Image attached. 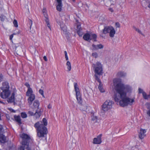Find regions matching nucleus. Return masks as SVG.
I'll use <instances>...</instances> for the list:
<instances>
[{"label": "nucleus", "instance_id": "nucleus-1", "mask_svg": "<svg viewBox=\"0 0 150 150\" xmlns=\"http://www.w3.org/2000/svg\"><path fill=\"white\" fill-rule=\"evenodd\" d=\"M47 120L43 118L42 121H38L34 125L37 133V136L39 138L44 137L48 133L47 127L45 126L47 125Z\"/></svg>", "mask_w": 150, "mask_h": 150}, {"label": "nucleus", "instance_id": "nucleus-2", "mask_svg": "<svg viewBox=\"0 0 150 150\" xmlns=\"http://www.w3.org/2000/svg\"><path fill=\"white\" fill-rule=\"evenodd\" d=\"M120 98L121 100L119 101L120 105L122 107L127 106L128 105H132L134 102V99H131L127 96V93L124 94V96L118 97L116 95H115V101L118 102Z\"/></svg>", "mask_w": 150, "mask_h": 150}, {"label": "nucleus", "instance_id": "nucleus-3", "mask_svg": "<svg viewBox=\"0 0 150 150\" xmlns=\"http://www.w3.org/2000/svg\"><path fill=\"white\" fill-rule=\"evenodd\" d=\"M115 90L119 96H124L127 93L124 91V84L122 83V80L119 78H115L113 80Z\"/></svg>", "mask_w": 150, "mask_h": 150}, {"label": "nucleus", "instance_id": "nucleus-4", "mask_svg": "<svg viewBox=\"0 0 150 150\" xmlns=\"http://www.w3.org/2000/svg\"><path fill=\"white\" fill-rule=\"evenodd\" d=\"M21 137L22 139V146L21 147L20 150H31L29 147V142L31 141L30 137L26 134H22Z\"/></svg>", "mask_w": 150, "mask_h": 150}, {"label": "nucleus", "instance_id": "nucleus-5", "mask_svg": "<svg viewBox=\"0 0 150 150\" xmlns=\"http://www.w3.org/2000/svg\"><path fill=\"white\" fill-rule=\"evenodd\" d=\"M1 89L2 91L1 93L0 96L3 98H7L10 94V92L9 90V86L8 83L7 82L3 83Z\"/></svg>", "mask_w": 150, "mask_h": 150}, {"label": "nucleus", "instance_id": "nucleus-6", "mask_svg": "<svg viewBox=\"0 0 150 150\" xmlns=\"http://www.w3.org/2000/svg\"><path fill=\"white\" fill-rule=\"evenodd\" d=\"M95 74L102 75L103 73L102 65L99 62H97L96 64L92 65Z\"/></svg>", "mask_w": 150, "mask_h": 150}, {"label": "nucleus", "instance_id": "nucleus-7", "mask_svg": "<svg viewBox=\"0 0 150 150\" xmlns=\"http://www.w3.org/2000/svg\"><path fill=\"white\" fill-rule=\"evenodd\" d=\"M113 102L110 100H106L102 105V109L100 110V113H103L112 108V105Z\"/></svg>", "mask_w": 150, "mask_h": 150}, {"label": "nucleus", "instance_id": "nucleus-8", "mask_svg": "<svg viewBox=\"0 0 150 150\" xmlns=\"http://www.w3.org/2000/svg\"><path fill=\"white\" fill-rule=\"evenodd\" d=\"M102 134L99 135L96 138H94L93 140V144H100L102 142L101 137Z\"/></svg>", "mask_w": 150, "mask_h": 150}, {"label": "nucleus", "instance_id": "nucleus-9", "mask_svg": "<svg viewBox=\"0 0 150 150\" xmlns=\"http://www.w3.org/2000/svg\"><path fill=\"white\" fill-rule=\"evenodd\" d=\"M74 85L75 90L76 93V97H78L81 96L79 91V88L78 87V85L77 83H74Z\"/></svg>", "mask_w": 150, "mask_h": 150}, {"label": "nucleus", "instance_id": "nucleus-10", "mask_svg": "<svg viewBox=\"0 0 150 150\" xmlns=\"http://www.w3.org/2000/svg\"><path fill=\"white\" fill-rule=\"evenodd\" d=\"M112 27V26H105L103 30V33L106 34L109 33L110 30H111Z\"/></svg>", "mask_w": 150, "mask_h": 150}, {"label": "nucleus", "instance_id": "nucleus-11", "mask_svg": "<svg viewBox=\"0 0 150 150\" xmlns=\"http://www.w3.org/2000/svg\"><path fill=\"white\" fill-rule=\"evenodd\" d=\"M79 108L80 110L82 112H87L88 111H87L88 107L86 104H80Z\"/></svg>", "mask_w": 150, "mask_h": 150}, {"label": "nucleus", "instance_id": "nucleus-12", "mask_svg": "<svg viewBox=\"0 0 150 150\" xmlns=\"http://www.w3.org/2000/svg\"><path fill=\"white\" fill-rule=\"evenodd\" d=\"M146 132V130L144 129H140V132L139 135V137L140 139H142L144 138L146 135L145 133Z\"/></svg>", "mask_w": 150, "mask_h": 150}, {"label": "nucleus", "instance_id": "nucleus-13", "mask_svg": "<svg viewBox=\"0 0 150 150\" xmlns=\"http://www.w3.org/2000/svg\"><path fill=\"white\" fill-rule=\"evenodd\" d=\"M35 96L34 94H32L30 95L29 98L28 99V102L30 105L32 104L33 101L34 100Z\"/></svg>", "mask_w": 150, "mask_h": 150}, {"label": "nucleus", "instance_id": "nucleus-14", "mask_svg": "<svg viewBox=\"0 0 150 150\" xmlns=\"http://www.w3.org/2000/svg\"><path fill=\"white\" fill-rule=\"evenodd\" d=\"M4 133L0 134V142L2 143H5L6 142V137L3 134Z\"/></svg>", "mask_w": 150, "mask_h": 150}, {"label": "nucleus", "instance_id": "nucleus-15", "mask_svg": "<svg viewBox=\"0 0 150 150\" xmlns=\"http://www.w3.org/2000/svg\"><path fill=\"white\" fill-rule=\"evenodd\" d=\"M41 114V109L36 110L34 116L36 119H37L40 117Z\"/></svg>", "mask_w": 150, "mask_h": 150}, {"label": "nucleus", "instance_id": "nucleus-16", "mask_svg": "<svg viewBox=\"0 0 150 150\" xmlns=\"http://www.w3.org/2000/svg\"><path fill=\"white\" fill-rule=\"evenodd\" d=\"M91 35L88 33L85 34L83 36V39L86 41L90 42Z\"/></svg>", "mask_w": 150, "mask_h": 150}, {"label": "nucleus", "instance_id": "nucleus-17", "mask_svg": "<svg viewBox=\"0 0 150 150\" xmlns=\"http://www.w3.org/2000/svg\"><path fill=\"white\" fill-rule=\"evenodd\" d=\"M15 94L14 93H13L11 97L8 99L7 101L8 103H12L15 100Z\"/></svg>", "mask_w": 150, "mask_h": 150}, {"label": "nucleus", "instance_id": "nucleus-18", "mask_svg": "<svg viewBox=\"0 0 150 150\" xmlns=\"http://www.w3.org/2000/svg\"><path fill=\"white\" fill-rule=\"evenodd\" d=\"M40 105V103L39 101L38 100H35L33 103V106L34 108L37 109L36 110H39L40 109L39 108V106Z\"/></svg>", "mask_w": 150, "mask_h": 150}, {"label": "nucleus", "instance_id": "nucleus-19", "mask_svg": "<svg viewBox=\"0 0 150 150\" xmlns=\"http://www.w3.org/2000/svg\"><path fill=\"white\" fill-rule=\"evenodd\" d=\"M131 87L128 85L124 84V91L126 93L129 92L131 91Z\"/></svg>", "mask_w": 150, "mask_h": 150}, {"label": "nucleus", "instance_id": "nucleus-20", "mask_svg": "<svg viewBox=\"0 0 150 150\" xmlns=\"http://www.w3.org/2000/svg\"><path fill=\"white\" fill-rule=\"evenodd\" d=\"M115 31L114 28L112 27V28L110 30L109 33V36L110 37L112 38L114 37L115 34Z\"/></svg>", "mask_w": 150, "mask_h": 150}, {"label": "nucleus", "instance_id": "nucleus-21", "mask_svg": "<svg viewBox=\"0 0 150 150\" xmlns=\"http://www.w3.org/2000/svg\"><path fill=\"white\" fill-rule=\"evenodd\" d=\"M97 35L95 34H92L91 35L90 41L93 40L94 42L97 41L96 39L97 38Z\"/></svg>", "mask_w": 150, "mask_h": 150}, {"label": "nucleus", "instance_id": "nucleus-22", "mask_svg": "<svg viewBox=\"0 0 150 150\" xmlns=\"http://www.w3.org/2000/svg\"><path fill=\"white\" fill-rule=\"evenodd\" d=\"M14 118L15 120L19 124L22 123L21 122V120L20 116L18 115L17 116H14Z\"/></svg>", "mask_w": 150, "mask_h": 150}, {"label": "nucleus", "instance_id": "nucleus-23", "mask_svg": "<svg viewBox=\"0 0 150 150\" xmlns=\"http://www.w3.org/2000/svg\"><path fill=\"white\" fill-rule=\"evenodd\" d=\"M126 74L123 72L120 71L118 72L117 74V76L119 77H123L125 76Z\"/></svg>", "mask_w": 150, "mask_h": 150}, {"label": "nucleus", "instance_id": "nucleus-24", "mask_svg": "<svg viewBox=\"0 0 150 150\" xmlns=\"http://www.w3.org/2000/svg\"><path fill=\"white\" fill-rule=\"evenodd\" d=\"M33 91L31 88H28L27 91L26 92V95L27 96H29L30 95L33 94H32Z\"/></svg>", "mask_w": 150, "mask_h": 150}, {"label": "nucleus", "instance_id": "nucleus-25", "mask_svg": "<svg viewBox=\"0 0 150 150\" xmlns=\"http://www.w3.org/2000/svg\"><path fill=\"white\" fill-rule=\"evenodd\" d=\"M33 24V22L32 20L30 19H28V23H27V26L30 27V31L31 32V26Z\"/></svg>", "mask_w": 150, "mask_h": 150}, {"label": "nucleus", "instance_id": "nucleus-26", "mask_svg": "<svg viewBox=\"0 0 150 150\" xmlns=\"http://www.w3.org/2000/svg\"><path fill=\"white\" fill-rule=\"evenodd\" d=\"M102 86L103 84H102V83H101L99 84L98 86V88L101 92H103L105 91L103 87Z\"/></svg>", "mask_w": 150, "mask_h": 150}, {"label": "nucleus", "instance_id": "nucleus-27", "mask_svg": "<svg viewBox=\"0 0 150 150\" xmlns=\"http://www.w3.org/2000/svg\"><path fill=\"white\" fill-rule=\"evenodd\" d=\"M45 20L46 22V23L48 27L50 29V24L49 23V20L48 18V17H47L45 18Z\"/></svg>", "mask_w": 150, "mask_h": 150}, {"label": "nucleus", "instance_id": "nucleus-28", "mask_svg": "<svg viewBox=\"0 0 150 150\" xmlns=\"http://www.w3.org/2000/svg\"><path fill=\"white\" fill-rule=\"evenodd\" d=\"M66 65L67 66V68L68 69L69 71H70L71 69V66L70 62L69 61H67Z\"/></svg>", "mask_w": 150, "mask_h": 150}, {"label": "nucleus", "instance_id": "nucleus-29", "mask_svg": "<svg viewBox=\"0 0 150 150\" xmlns=\"http://www.w3.org/2000/svg\"><path fill=\"white\" fill-rule=\"evenodd\" d=\"M94 76L95 77V79L99 83V84L102 83L100 79V77H99L98 75L96 74H95Z\"/></svg>", "mask_w": 150, "mask_h": 150}, {"label": "nucleus", "instance_id": "nucleus-30", "mask_svg": "<svg viewBox=\"0 0 150 150\" xmlns=\"http://www.w3.org/2000/svg\"><path fill=\"white\" fill-rule=\"evenodd\" d=\"M142 94L143 96L144 99H148L149 97V95H147L146 94V92H143V93H142Z\"/></svg>", "mask_w": 150, "mask_h": 150}, {"label": "nucleus", "instance_id": "nucleus-31", "mask_svg": "<svg viewBox=\"0 0 150 150\" xmlns=\"http://www.w3.org/2000/svg\"><path fill=\"white\" fill-rule=\"evenodd\" d=\"M76 99L78 101V103L80 104H81L82 102V99L81 97V96H79L78 97H76Z\"/></svg>", "mask_w": 150, "mask_h": 150}, {"label": "nucleus", "instance_id": "nucleus-32", "mask_svg": "<svg viewBox=\"0 0 150 150\" xmlns=\"http://www.w3.org/2000/svg\"><path fill=\"white\" fill-rule=\"evenodd\" d=\"M62 5H57L56 6L57 9L59 11H62Z\"/></svg>", "mask_w": 150, "mask_h": 150}, {"label": "nucleus", "instance_id": "nucleus-33", "mask_svg": "<svg viewBox=\"0 0 150 150\" xmlns=\"http://www.w3.org/2000/svg\"><path fill=\"white\" fill-rule=\"evenodd\" d=\"M21 117L23 118H25L27 117L26 114L25 112H22L21 114Z\"/></svg>", "mask_w": 150, "mask_h": 150}, {"label": "nucleus", "instance_id": "nucleus-34", "mask_svg": "<svg viewBox=\"0 0 150 150\" xmlns=\"http://www.w3.org/2000/svg\"><path fill=\"white\" fill-rule=\"evenodd\" d=\"M4 130L3 128V126L0 125V134L4 133Z\"/></svg>", "mask_w": 150, "mask_h": 150}, {"label": "nucleus", "instance_id": "nucleus-35", "mask_svg": "<svg viewBox=\"0 0 150 150\" xmlns=\"http://www.w3.org/2000/svg\"><path fill=\"white\" fill-rule=\"evenodd\" d=\"M13 24L14 26L16 27H18V23L17 21L15 19L13 22Z\"/></svg>", "mask_w": 150, "mask_h": 150}, {"label": "nucleus", "instance_id": "nucleus-36", "mask_svg": "<svg viewBox=\"0 0 150 150\" xmlns=\"http://www.w3.org/2000/svg\"><path fill=\"white\" fill-rule=\"evenodd\" d=\"M57 5H62V0H57Z\"/></svg>", "mask_w": 150, "mask_h": 150}, {"label": "nucleus", "instance_id": "nucleus-37", "mask_svg": "<svg viewBox=\"0 0 150 150\" xmlns=\"http://www.w3.org/2000/svg\"><path fill=\"white\" fill-rule=\"evenodd\" d=\"M4 78V75L1 73H0V82L3 81Z\"/></svg>", "mask_w": 150, "mask_h": 150}, {"label": "nucleus", "instance_id": "nucleus-38", "mask_svg": "<svg viewBox=\"0 0 150 150\" xmlns=\"http://www.w3.org/2000/svg\"><path fill=\"white\" fill-rule=\"evenodd\" d=\"M39 93L41 94L42 96L45 98L44 96V92L43 90L42 89H40L39 91Z\"/></svg>", "mask_w": 150, "mask_h": 150}, {"label": "nucleus", "instance_id": "nucleus-39", "mask_svg": "<svg viewBox=\"0 0 150 150\" xmlns=\"http://www.w3.org/2000/svg\"><path fill=\"white\" fill-rule=\"evenodd\" d=\"M93 56L95 58H97L98 56V55L96 52H93L92 53V54Z\"/></svg>", "mask_w": 150, "mask_h": 150}, {"label": "nucleus", "instance_id": "nucleus-40", "mask_svg": "<svg viewBox=\"0 0 150 150\" xmlns=\"http://www.w3.org/2000/svg\"><path fill=\"white\" fill-rule=\"evenodd\" d=\"M92 47H93V49L94 50H96L98 49L97 47V45H96L94 44H93L92 45Z\"/></svg>", "mask_w": 150, "mask_h": 150}, {"label": "nucleus", "instance_id": "nucleus-41", "mask_svg": "<svg viewBox=\"0 0 150 150\" xmlns=\"http://www.w3.org/2000/svg\"><path fill=\"white\" fill-rule=\"evenodd\" d=\"M133 28L136 31H137L138 33L142 34V32L140 30H139V29L135 27H133Z\"/></svg>", "mask_w": 150, "mask_h": 150}, {"label": "nucleus", "instance_id": "nucleus-42", "mask_svg": "<svg viewBox=\"0 0 150 150\" xmlns=\"http://www.w3.org/2000/svg\"><path fill=\"white\" fill-rule=\"evenodd\" d=\"M5 16L3 15H1L0 18L2 21H4L5 19Z\"/></svg>", "mask_w": 150, "mask_h": 150}, {"label": "nucleus", "instance_id": "nucleus-43", "mask_svg": "<svg viewBox=\"0 0 150 150\" xmlns=\"http://www.w3.org/2000/svg\"><path fill=\"white\" fill-rule=\"evenodd\" d=\"M97 45V47L98 49H102L103 47V45L101 44L98 45Z\"/></svg>", "mask_w": 150, "mask_h": 150}, {"label": "nucleus", "instance_id": "nucleus-44", "mask_svg": "<svg viewBox=\"0 0 150 150\" xmlns=\"http://www.w3.org/2000/svg\"><path fill=\"white\" fill-rule=\"evenodd\" d=\"M77 33L80 36H81L82 35V33L81 31V30H77Z\"/></svg>", "mask_w": 150, "mask_h": 150}, {"label": "nucleus", "instance_id": "nucleus-45", "mask_svg": "<svg viewBox=\"0 0 150 150\" xmlns=\"http://www.w3.org/2000/svg\"><path fill=\"white\" fill-rule=\"evenodd\" d=\"M92 120L93 121L96 120L97 119V116H92Z\"/></svg>", "mask_w": 150, "mask_h": 150}, {"label": "nucleus", "instance_id": "nucleus-46", "mask_svg": "<svg viewBox=\"0 0 150 150\" xmlns=\"http://www.w3.org/2000/svg\"><path fill=\"white\" fill-rule=\"evenodd\" d=\"M20 33V31L19 30H18V31H16V32H15L13 33V34L14 35H18Z\"/></svg>", "mask_w": 150, "mask_h": 150}, {"label": "nucleus", "instance_id": "nucleus-47", "mask_svg": "<svg viewBox=\"0 0 150 150\" xmlns=\"http://www.w3.org/2000/svg\"><path fill=\"white\" fill-rule=\"evenodd\" d=\"M25 85L28 88V89L30 88V85L27 82L25 83Z\"/></svg>", "mask_w": 150, "mask_h": 150}, {"label": "nucleus", "instance_id": "nucleus-48", "mask_svg": "<svg viewBox=\"0 0 150 150\" xmlns=\"http://www.w3.org/2000/svg\"><path fill=\"white\" fill-rule=\"evenodd\" d=\"M115 25L117 28H120V24L118 22H116L115 23Z\"/></svg>", "mask_w": 150, "mask_h": 150}, {"label": "nucleus", "instance_id": "nucleus-49", "mask_svg": "<svg viewBox=\"0 0 150 150\" xmlns=\"http://www.w3.org/2000/svg\"><path fill=\"white\" fill-rule=\"evenodd\" d=\"M28 114L31 116L34 115V113L32 111H29L28 112Z\"/></svg>", "mask_w": 150, "mask_h": 150}, {"label": "nucleus", "instance_id": "nucleus-50", "mask_svg": "<svg viewBox=\"0 0 150 150\" xmlns=\"http://www.w3.org/2000/svg\"><path fill=\"white\" fill-rule=\"evenodd\" d=\"M144 91H143V89L140 88H139V93H143V92H144Z\"/></svg>", "mask_w": 150, "mask_h": 150}, {"label": "nucleus", "instance_id": "nucleus-51", "mask_svg": "<svg viewBox=\"0 0 150 150\" xmlns=\"http://www.w3.org/2000/svg\"><path fill=\"white\" fill-rule=\"evenodd\" d=\"M77 30H81V27L80 25H77Z\"/></svg>", "mask_w": 150, "mask_h": 150}, {"label": "nucleus", "instance_id": "nucleus-52", "mask_svg": "<svg viewBox=\"0 0 150 150\" xmlns=\"http://www.w3.org/2000/svg\"><path fill=\"white\" fill-rule=\"evenodd\" d=\"M13 35L12 34L10 36V38H10V39L11 40H12V38L13 37Z\"/></svg>", "mask_w": 150, "mask_h": 150}, {"label": "nucleus", "instance_id": "nucleus-53", "mask_svg": "<svg viewBox=\"0 0 150 150\" xmlns=\"http://www.w3.org/2000/svg\"><path fill=\"white\" fill-rule=\"evenodd\" d=\"M43 14L45 18L47 17H48V15L47 14L46 12L45 13H43Z\"/></svg>", "mask_w": 150, "mask_h": 150}, {"label": "nucleus", "instance_id": "nucleus-54", "mask_svg": "<svg viewBox=\"0 0 150 150\" xmlns=\"http://www.w3.org/2000/svg\"><path fill=\"white\" fill-rule=\"evenodd\" d=\"M43 58L45 61H47V58L46 56H44Z\"/></svg>", "mask_w": 150, "mask_h": 150}, {"label": "nucleus", "instance_id": "nucleus-55", "mask_svg": "<svg viewBox=\"0 0 150 150\" xmlns=\"http://www.w3.org/2000/svg\"><path fill=\"white\" fill-rule=\"evenodd\" d=\"M147 115L150 117V109L147 112Z\"/></svg>", "mask_w": 150, "mask_h": 150}, {"label": "nucleus", "instance_id": "nucleus-56", "mask_svg": "<svg viewBox=\"0 0 150 150\" xmlns=\"http://www.w3.org/2000/svg\"><path fill=\"white\" fill-rule=\"evenodd\" d=\"M47 108L49 109H51L52 108L51 105L50 104H49V105H48Z\"/></svg>", "mask_w": 150, "mask_h": 150}, {"label": "nucleus", "instance_id": "nucleus-57", "mask_svg": "<svg viewBox=\"0 0 150 150\" xmlns=\"http://www.w3.org/2000/svg\"><path fill=\"white\" fill-rule=\"evenodd\" d=\"M65 59H66V60H68V57L67 56V55H65Z\"/></svg>", "mask_w": 150, "mask_h": 150}, {"label": "nucleus", "instance_id": "nucleus-58", "mask_svg": "<svg viewBox=\"0 0 150 150\" xmlns=\"http://www.w3.org/2000/svg\"><path fill=\"white\" fill-rule=\"evenodd\" d=\"M109 10L112 12H113V9L111 8H109Z\"/></svg>", "mask_w": 150, "mask_h": 150}, {"label": "nucleus", "instance_id": "nucleus-59", "mask_svg": "<svg viewBox=\"0 0 150 150\" xmlns=\"http://www.w3.org/2000/svg\"><path fill=\"white\" fill-rule=\"evenodd\" d=\"M42 12H43V13H45L46 12L45 11H46V10L45 9H44L43 8V9H42Z\"/></svg>", "mask_w": 150, "mask_h": 150}, {"label": "nucleus", "instance_id": "nucleus-60", "mask_svg": "<svg viewBox=\"0 0 150 150\" xmlns=\"http://www.w3.org/2000/svg\"><path fill=\"white\" fill-rule=\"evenodd\" d=\"M64 54H65V55H67V51H64Z\"/></svg>", "mask_w": 150, "mask_h": 150}, {"label": "nucleus", "instance_id": "nucleus-61", "mask_svg": "<svg viewBox=\"0 0 150 150\" xmlns=\"http://www.w3.org/2000/svg\"><path fill=\"white\" fill-rule=\"evenodd\" d=\"M64 54H65V55H67V51H64Z\"/></svg>", "mask_w": 150, "mask_h": 150}, {"label": "nucleus", "instance_id": "nucleus-62", "mask_svg": "<svg viewBox=\"0 0 150 150\" xmlns=\"http://www.w3.org/2000/svg\"><path fill=\"white\" fill-rule=\"evenodd\" d=\"M2 10V7H1V6L0 5V11L1 10Z\"/></svg>", "mask_w": 150, "mask_h": 150}, {"label": "nucleus", "instance_id": "nucleus-63", "mask_svg": "<svg viewBox=\"0 0 150 150\" xmlns=\"http://www.w3.org/2000/svg\"><path fill=\"white\" fill-rule=\"evenodd\" d=\"M148 7L150 8V4L148 6Z\"/></svg>", "mask_w": 150, "mask_h": 150}, {"label": "nucleus", "instance_id": "nucleus-64", "mask_svg": "<svg viewBox=\"0 0 150 150\" xmlns=\"http://www.w3.org/2000/svg\"><path fill=\"white\" fill-rule=\"evenodd\" d=\"M12 112H15V111L13 110H12Z\"/></svg>", "mask_w": 150, "mask_h": 150}]
</instances>
